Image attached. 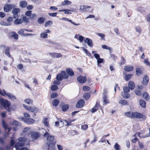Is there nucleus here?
<instances>
[{"instance_id": "864d4df0", "label": "nucleus", "mask_w": 150, "mask_h": 150, "mask_svg": "<svg viewBox=\"0 0 150 150\" xmlns=\"http://www.w3.org/2000/svg\"><path fill=\"white\" fill-rule=\"evenodd\" d=\"M135 29L137 32H138L139 34L141 33L142 30L140 27L138 26L136 27L135 28Z\"/></svg>"}, {"instance_id": "f03ea898", "label": "nucleus", "mask_w": 150, "mask_h": 150, "mask_svg": "<svg viewBox=\"0 0 150 150\" xmlns=\"http://www.w3.org/2000/svg\"><path fill=\"white\" fill-rule=\"evenodd\" d=\"M126 117L131 118H142L144 120H146L147 118L146 116L142 114L137 112H132L129 111L124 113Z\"/></svg>"}, {"instance_id": "9b49d317", "label": "nucleus", "mask_w": 150, "mask_h": 150, "mask_svg": "<svg viewBox=\"0 0 150 150\" xmlns=\"http://www.w3.org/2000/svg\"><path fill=\"white\" fill-rule=\"evenodd\" d=\"M143 68L142 67H137L136 68L135 74L136 76H139L143 74Z\"/></svg>"}, {"instance_id": "9d476101", "label": "nucleus", "mask_w": 150, "mask_h": 150, "mask_svg": "<svg viewBox=\"0 0 150 150\" xmlns=\"http://www.w3.org/2000/svg\"><path fill=\"white\" fill-rule=\"evenodd\" d=\"M101 107V106L100 104V103L98 101H97L93 107L91 109V112L92 113L95 112L97 110L99 107Z\"/></svg>"}, {"instance_id": "774afa93", "label": "nucleus", "mask_w": 150, "mask_h": 150, "mask_svg": "<svg viewBox=\"0 0 150 150\" xmlns=\"http://www.w3.org/2000/svg\"><path fill=\"white\" fill-rule=\"evenodd\" d=\"M104 59L103 58H99L97 59V63L98 65L99 64L102 63L103 62Z\"/></svg>"}, {"instance_id": "37998d69", "label": "nucleus", "mask_w": 150, "mask_h": 150, "mask_svg": "<svg viewBox=\"0 0 150 150\" xmlns=\"http://www.w3.org/2000/svg\"><path fill=\"white\" fill-rule=\"evenodd\" d=\"M103 103L104 105H106L107 104L109 103V102L108 100L107 96H104L103 98Z\"/></svg>"}, {"instance_id": "473e14b6", "label": "nucleus", "mask_w": 150, "mask_h": 150, "mask_svg": "<svg viewBox=\"0 0 150 150\" xmlns=\"http://www.w3.org/2000/svg\"><path fill=\"white\" fill-rule=\"evenodd\" d=\"M27 5V2L25 1H22L20 2V5L21 7L24 8Z\"/></svg>"}, {"instance_id": "f8f14e48", "label": "nucleus", "mask_w": 150, "mask_h": 150, "mask_svg": "<svg viewBox=\"0 0 150 150\" xmlns=\"http://www.w3.org/2000/svg\"><path fill=\"white\" fill-rule=\"evenodd\" d=\"M11 47L8 46L4 47V53L9 58H12V57L10 54Z\"/></svg>"}, {"instance_id": "c03bdc74", "label": "nucleus", "mask_w": 150, "mask_h": 150, "mask_svg": "<svg viewBox=\"0 0 150 150\" xmlns=\"http://www.w3.org/2000/svg\"><path fill=\"white\" fill-rule=\"evenodd\" d=\"M52 22L51 21H48L46 22L45 23V26L47 27L49 26H50L52 24Z\"/></svg>"}, {"instance_id": "1a4fd4ad", "label": "nucleus", "mask_w": 150, "mask_h": 150, "mask_svg": "<svg viewBox=\"0 0 150 150\" xmlns=\"http://www.w3.org/2000/svg\"><path fill=\"white\" fill-rule=\"evenodd\" d=\"M85 101L83 99L79 100L76 104V107L78 108H82L85 104Z\"/></svg>"}, {"instance_id": "e433bc0d", "label": "nucleus", "mask_w": 150, "mask_h": 150, "mask_svg": "<svg viewBox=\"0 0 150 150\" xmlns=\"http://www.w3.org/2000/svg\"><path fill=\"white\" fill-rule=\"evenodd\" d=\"M45 20V18L42 17H40L38 20V22L40 24H42L44 23Z\"/></svg>"}, {"instance_id": "7c9ffc66", "label": "nucleus", "mask_w": 150, "mask_h": 150, "mask_svg": "<svg viewBox=\"0 0 150 150\" xmlns=\"http://www.w3.org/2000/svg\"><path fill=\"white\" fill-rule=\"evenodd\" d=\"M96 34L98 36L100 37V39L101 40L104 41L105 40V34L99 33H96Z\"/></svg>"}, {"instance_id": "c85d7f7f", "label": "nucleus", "mask_w": 150, "mask_h": 150, "mask_svg": "<svg viewBox=\"0 0 150 150\" xmlns=\"http://www.w3.org/2000/svg\"><path fill=\"white\" fill-rule=\"evenodd\" d=\"M59 103V101L57 99L54 100L52 101V104L54 106H57Z\"/></svg>"}, {"instance_id": "4d7b16f0", "label": "nucleus", "mask_w": 150, "mask_h": 150, "mask_svg": "<svg viewBox=\"0 0 150 150\" xmlns=\"http://www.w3.org/2000/svg\"><path fill=\"white\" fill-rule=\"evenodd\" d=\"M88 128V126L87 125H84L81 126V128L83 130H86Z\"/></svg>"}, {"instance_id": "a19ab883", "label": "nucleus", "mask_w": 150, "mask_h": 150, "mask_svg": "<svg viewBox=\"0 0 150 150\" xmlns=\"http://www.w3.org/2000/svg\"><path fill=\"white\" fill-rule=\"evenodd\" d=\"M13 124H15V125H16V126L14 127L13 128V130L14 131H16L18 129L17 126L18 125V122L15 120L13 122Z\"/></svg>"}, {"instance_id": "69168bd1", "label": "nucleus", "mask_w": 150, "mask_h": 150, "mask_svg": "<svg viewBox=\"0 0 150 150\" xmlns=\"http://www.w3.org/2000/svg\"><path fill=\"white\" fill-rule=\"evenodd\" d=\"M102 47L103 49H105L110 50H111V48L110 47H108L105 45H102Z\"/></svg>"}, {"instance_id": "a18cd8bd", "label": "nucleus", "mask_w": 150, "mask_h": 150, "mask_svg": "<svg viewBox=\"0 0 150 150\" xmlns=\"http://www.w3.org/2000/svg\"><path fill=\"white\" fill-rule=\"evenodd\" d=\"M134 93L136 95L139 96L142 95V91L139 90H135L134 91Z\"/></svg>"}, {"instance_id": "de8ad7c7", "label": "nucleus", "mask_w": 150, "mask_h": 150, "mask_svg": "<svg viewBox=\"0 0 150 150\" xmlns=\"http://www.w3.org/2000/svg\"><path fill=\"white\" fill-rule=\"evenodd\" d=\"M25 31L24 29H20L18 32V33L20 35H21L24 36V31Z\"/></svg>"}, {"instance_id": "0e129e2a", "label": "nucleus", "mask_w": 150, "mask_h": 150, "mask_svg": "<svg viewBox=\"0 0 150 150\" xmlns=\"http://www.w3.org/2000/svg\"><path fill=\"white\" fill-rule=\"evenodd\" d=\"M138 145L140 149H142L144 148V146L143 143H141L139 141H138Z\"/></svg>"}, {"instance_id": "338daca9", "label": "nucleus", "mask_w": 150, "mask_h": 150, "mask_svg": "<svg viewBox=\"0 0 150 150\" xmlns=\"http://www.w3.org/2000/svg\"><path fill=\"white\" fill-rule=\"evenodd\" d=\"M36 16V15L35 14H31L29 18V19L32 20H34Z\"/></svg>"}, {"instance_id": "393cba45", "label": "nucleus", "mask_w": 150, "mask_h": 150, "mask_svg": "<svg viewBox=\"0 0 150 150\" xmlns=\"http://www.w3.org/2000/svg\"><path fill=\"white\" fill-rule=\"evenodd\" d=\"M133 76L132 74H126L125 76V79L126 81H128L132 78Z\"/></svg>"}, {"instance_id": "8fccbe9b", "label": "nucleus", "mask_w": 150, "mask_h": 150, "mask_svg": "<svg viewBox=\"0 0 150 150\" xmlns=\"http://www.w3.org/2000/svg\"><path fill=\"white\" fill-rule=\"evenodd\" d=\"M58 96L57 93H52L50 96L51 98H57Z\"/></svg>"}, {"instance_id": "603ef678", "label": "nucleus", "mask_w": 150, "mask_h": 150, "mask_svg": "<svg viewBox=\"0 0 150 150\" xmlns=\"http://www.w3.org/2000/svg\"><path fill=\"white\" fill-rule=\"evenodd\" d=\"M114 148L115 150H120V146L117 143H115L114 146Z\"/></svg>"}, {"instance_id": "e2e57ef3", "label": "nucleus", "mask_w": 150, "mask_h": 150, "mask_svg": "<svg viewBox=\"0 0 150 150\" xmlns=\"http://www.w3.org/2000/svg\"><path fill=\"white\" fill-rule=\"evenodd\" d=\"M8 96L9 98L13 99H16V97L11 93H8Z\"/></svg>"}, {"instance_id": "6ab92c4d", "label": "nucleus", "mask_w": 150, "mask_h": 150, "mask_svg": "<svg viewBox=\"0 0 150 150\" xmlns=\"http://www.w3.org/2000/svg\"><path fill=\"white\" fill-rule=\"evenodd\" d=\"M143 98L146 101H149L150 99V96L149 94L146 92H144L142 94Z\"/></svg>"}, {"instance_id": "2eb2a0df", "label": "nucleus", "mask_w": 150, "mask_h": 150, "mask_svg": "<svg viewBox=\"0 0 150 150\" xmlns=\"http://www.w3.org/2000/svg\"><path fill=\"white\" fill-rule=\"evenodd\" d=\"M133 69V67L131 65L125 66L124 67V71L128 72L132 71Z\"/></svg>"}, {"instance_id": "ddd939ff", "label": "nucleus", "mask_w": 150, "mask_h": 150, "mask_svg": "<svg viewBox=\"0 0 150 150\" xmlns=\"http://www.w3.org/2000/svg\"><path fill=\"white\" fill-rule=\"evenodd\" d=\"M49 54L51 57L53 58H59L61 57L62 56V54L60 53L50 52L49 53Z\"/></svg>"}, {"instance_id": "0eeeda50", "label": "nucleus", "mask_w": 150, "mask_h": 150, "mask_svg": "<svg viewBox=\"0 0 150 150\" xmlns=\"http://www.w3.org/2000/svg\"><path fill=\"white\" fill-rule=\"evenodd\" d=\"M77 81L81 84L85 83L87 81V77L86 76H79L77 78Z\"/></svg>"}, {"instance_id": "bf43d9fd", "label": "nucleus", "mask_w": 150, "mask_h": 150, "mask_svg": "<svg viewBox=\"0 0 150 150\" xmlns=\"http://www.w3.org/2000/svg\"><path fill=\"white\" fill-rule=\"evenodd\" d=\"M47 118H45L44 121V125L47 127H48L49 126V124L48 122L47 121Z\"/></svg>"}, {"instance_id": "412c9836", "label": "nucleus", "mask_w": 150, "mask_h": 150, "mask_svg": "<svg viewBox=\"0 0 150 150\" xmlns=\"http://www.w3.org/2000/svg\"><path fill=\"white\" fill-rule=\"evenodd\" d=\"M128 86L131 90L134 89L135 87V84L132 81H129L128 83Z\"/></svg>"}, {"instance_id": "79ce46f5", "label": "nucleus", "mask_w": 150, "mask_h": 150, "mask_svg": "<svg viewBox=\"0 0 150 150\" xmlns=\"http://www.w3.org/2000/svg\"><path fill=\"white\" fill-rule=\"evenodd\" d=\"M7 21L8 23L7 25H11V23L13 21V18L11 17H8L7 19Z\"/></svg>"}, {"instance_id": "49530a36", "label": "nucleus", "mask_w": 150, "mask_h": 150, "mask_svg": "<svg viewBox=\"0 0 150 150\" xmlns=\"http://www.w3.org/2000/svg\"><path fill=\"white\" fill-rule=\"evenodd\" d=\"M40 36L41 38H48L47 34L45 33L44 32L43 33H42L40 34Z\"/></svg>"}, {"instance_id": "5701e85b", "label": "nucleus", "mask_w": 150, "mask_h": 150, "mask_svg": "<svg viewBox=\"0 0 150 150\" xmlns=\"http://www.w3.org/2000/svg\"><path fill=\"white\" fill-rule=\"evenodd\" d=\"M90 97V93L89 92H86L84 93L83 96V98L86 100H88Z\"/></svg>"}, {"instance_id": "20e7f679", "label": "nucleus", "mask_w": 150, "mask_h": 150, "mask_svg": "<svg viewBox=\"0 0 150 150\" xmlns=\"http://www.w3.org/2000/svg\"><path fill=\"white\" fill-rule=\"evenodd\" d=\"M69 75L64 71H62L60 73L58 74L56 76V79L58 81H62L63 79H66L68 78Z\"/></svg>"}, {"instance_id": "c9c22d12", "label": "nucleus", "mask_w": 150, "mask_h": 150, "mask_svg": "<svg viewBox=\"0 0 150 150\" xmlns=\"http://www.w3.org/2000/svg\"><path fill=\"white\" fill-rule=\"evenodd\" d=\"M62 20H64L66 21H68L69 22L72 24H73L76 26L80 24L79 23H75L74 22H72L71 20L68 19V18H62Z\"/></svg>"}, {"instance_id": "052dcab7", "label": "nucleus", "mask_w": 150, "mask_h": 150, "mask_svg": "<svg viewBox=\"0 0 150 150\" xmlns=\"http://www.w3.org/2000/svg\"><path fill=\"white\" fill-rule=\"evenodd\" d=\"M144 62L146 65L150 66V63L148 61V59H144Z\"/></svg>"}, {"instance_id": "dca6fc26", "label": "nucleus", "mask_w": 150, "mask_h": 150, "mask_svg": "<svg viewBox=\"0 0 150 150\" xmlns=\"http://www.w3.org/2000/svg\"><path fill=\"white\" fill-rule=\"evenodd\" d=\"M149 81V78L148 76L145 75L143 77L142 83L143 85L146 86L148 83Z\"/></svg>"}, {"instance_id": "13d9d810", "label": "nucleus", "mask_w": 150, "mask_h": 150, "mask_svg": "<svg viewBox=\"0 0 150 150\" xmlns=\"http://www.w3.org/2000/svg\"><path fill=\"white\" fill-rule=\"evenodd\" d=\"M117 89V90H119L120 88V87L118 86V84L117 83H115L114 86V91L115 93L116 92Z\"/></svg>"}, {"instance_id": "6e6d98bb", "label": "nucleus", "mask_w": 150, "mask_h": 150, "mask_svg": "<svg viewBox=\"0 0 150 150\" xmlns=\"http://www.w3.org/2000/svg\"><path fill=\"white\" fill-rule=\"evenodd\" d=\"M130 88L127 86H124L123 87V92H129L130 91Z\"/></svg>"}, {"instance_id": "a211bd4d", "label": "nucleus", "mask_w": 150, "mask_h": 150, "mask_svg": "<svg viewBox=\"0 0 150 150\" xmlns=\"http://www.w3.org/2000/svg\"><path fill=\"white\" fill-rule=\"evenodd\" d=\"M10 35L11 38H13L16 40H17L18 38V35L15 32H12L10 33Z\"/></svg>"}, {"instance_id": "09e8293b", "label": "nucleus", "mask_w": 150, "mask_h": 150, "mask_svg": "<svg viewBox=\"0 0 150 150\" xmlns=\"http://www.w3.org/2000/svg\"><path fill=\"white\" fill-rule=\"evenodd\" d=\"M83 90L85 91H88L90 90V87L88 86H84L82 88Z\"/></svg>"}, {"instance_id": "6e6552de", "label": "nucleus", "mask_w": 150, "mask_h": 150, "mask_svg": "<svg viewBox=\"0 0 150 150\" xmlns=\"http://www.w3.org/2000/svg\"><path fill=\"white\" fill-rule=\"evenodd\" d=\"M22 119L24 122L28 125L33 124L35 122L34 120L32 118L23 117Z\"/></svg>"}, {"instance_id": "58836bf2", "label": "nucleus", "mask_w": 150, "mask_h": 150, "mask_svg": "<svg viewBox=\"0 0 150 150\" xmlns=\"http://www.w3.org/2000/svg\"><path fill=\"white\" fill-rule=\"evenodd\" d=\"M121 62L119 63V64L120 66H121L125 64L126 62L125 59H124L122 56L121 57Z\"/></svg>"}, {"instance_id": "4c0bfd02", "label": "nucleus", "mask_w": 150, "mask_h": 150, "mask_svg": "<svg viewBox=\"0 0 150 150\" xmlns=\"http://www.w3.org/2000/svg\"><path fill=\"white\" fill-rule=\"evenodd\" d=\"M23 22V20L21 19H16L14 21L15 23L16 24H21Z\"/></svg>"}, {"instance_id": "4468645a", "label": "nucleus", "mask_w": 150, "mask_h": 150, "mask_svg": "<svg viewBox=\"0 0 150 150\" xmlns=\"http://www.w3.org/2000/svg\"><path fill=\"white\" fill-rule=\"evenodd\" d=\"M12 7L11 4H7L4 5V10L5 12H8L10 11L12 9Z\"/></svg>"}, {"instance_id": "bb28decb", "label": "nucleus", "mask_w": 150, "mask_h": 150, "mask_svg": "<svg viewBox=\"0 0 150 150\" xmlns=\"http://www.w3.org/2000/svg\"><path fill=\"white\" fill-rule=\"evenodd\" d=\"M69 107V105L68 104H66L62 105L61 107V109L63 111L65 112L68 110Z\"/></svg>"}, {"instance_id": "7ed1b4c3", "label": "nucleus", "mask_w": 150, "mask_h": 150, "mask_svg": "<svg viewBox=\"0 0 150 150\" xmlns=\"http://www.w3.org/2000/svg\"><path fill=\"white\" fill-rule=\"evenodd\" d=\"M18 142L16 143L15 147L16 150H19L20 147L23 146L25 144V142L26 141V139L23 137H21L18 139Z\"/></svg>"}, {"instance_id": "72a5a7b5", "label": "nucleus", "mask_w": 150, "mask_h": 150, "mask_svg": "<svg viewBox=\"0 0 150 150\" xmlns=\"http://www.w3.org/2000/svg\"><path fill=\"white\" fill-rule=\"evenodd\" d=\"M20 10L19 8H15L13 9L12 12L13 15H15L17 14L20 12Z\"/></svg>"}, {"instance_id": "b1692460", "label": "nucleus", "mask_w": 150, "mask_h": 150, "mask_svg": "<svg viewBox=\"0 0 150 150\" xmlns=\"http://www.w3.org/2000/svg\"><path fill=\"white\" fill-rule=\"evenodd\" d=\"M40 136V134L36 132H33L31 134V137L33 139H37Z\"/></svg>"}, {"instance_id": "f3484780", "label": "nucleus", "mask_w": 150, "mask_h": 150, "mask_svg": "<svg viewBox=\"0 0 150 150\" xmlns=\"http://www.w3.org/2000/svg\"><path fill=\"white\" fill-rule=\"evenodd\" d=\"M84 42L87 43L88 45L90 47H93V44L92 40L90 38H85Z\"/></svg>"}, {"instance_id": "f257e3e1", "label": "nucleus", "mask_w": 150, "mask_h": 150, "mask_svg": "<svg viewBox=\"0 0 150 150\" xmlns=\"http://www.w3.org/2000/svg\"><path fill=\"white\" fill-rule=\"evenodd\" d=\"M44 137H47L46 140L47 142L46 143V145L48 147L49 149H52L54 146L55 143L54 141V137L51 135L47 132H46L43 135Z\"/></svg>"}, {"instance_id": "39448f33", "label": "nucleus", "mask_w": 150, "mask_h": 150, "mask_svg": "<svg viewBox=\"0 0 150 150\" xmlns=\"http://www.w3.org/2000/svg\"><path fill=\"white\" fill-rule=\"evenodd\" d=\"M1 105L4 107L5 109L8 112H10L11 103L7 100H4L1 99Z\"/></svg>"}, {"instance_id": "ea45409f", "label": "nucleus", "mask_w": 150, "mask_h": 150, "mask_svg": "<svg viewBox=\"0 0 150 150\" xmlns=\"http://www.w3.org/2000/svg\"><path fill=\"white\" fill-rule=\"evenodd\" d=\"M71 3V2L68 0H64L62 3V5H66L70 4Z\"/></svg>"}, {"instance_id": "423d86ee", "label": "nucleus", "mask_w": 150, "mask_h": 150, "mask_svg": "<svg viewBox=\"0 0 150 150\" xmlns=\"http://www.w3.org/2000/svg\"><path fill=\"white\" fill-rule=\"evenodd\" d=\"M23 106L26 110L31 112H37L38 109L35 106H28L25 105H23Z\"/></svg>"}, {"instance_id": "c756f323", "label": "nucleus", "mask_w": 150, "mask_h": 150, "mask_svg": "<svg viewBox=\"0 0 150 150\" xmlns=\"http://www.w3.org/2000/svg\"><path fill=\"white\" fill-rule=\"evenodd\" d=\"M2 122L3 127L4 128L5 130H7L8 129V125L5 122L4 120L2 119Z\"/></svg>"}, {"instance_id": "4be33fe9", "label": "nucleus", "mask_w": 150, "mask_h": 150, "mask_svg": "<svg viewBox=\"0 0 150 150\" xmlns=\"http://www.w3.org/2000/svg\"><path fill=\"white\" fill-rule=\"evenodd\" d=\"M121 96L125 98H128L130 97V94L128 93V92H122L121 93Z\"/></svg>"}, {"instance_id": "aec40b11", "label": "nucleus", "mask_w": 150, "mask_h": 150, "mask_svg": "<svg viewBox=\"0 0 150 150\" xmlns=\"http://www.w3.org/2000/svg\"><path fill=\"white\" fill-rule=\"evenodd\" d=\"M66 71L68 75L72 76L74 75V73L72 69L70 68H67L66 69Z\"/></svg>"}, {"instance_id": "680f3d73", "label": "nucleus", "mask_w": 150, "mask_h": 150, "mask_svg": "<svg viewBox=\"0 0 150 150\" xmlns=\"http://www.w3.org/2000/svg\"><path fill=\"white\" fill-rule=\"evenodd\" d=\"M32 13V11H26L25 13V15L28 17H29L30 16Z\"/></svg>"}, {"instance_id": "3c124183", "label": "nucleus", "mask_w": 150, "mask_h": 150, "mask_svg": "<svg viewBox=\"0 0 150 150\" xmlns=\"http://www.w3.org/2000/svg\"><path fill=\"white\" fill-rule=\"evenodd\" d=\"M58 88V86L57 85H52L51 87V90L52 91H55L57 90Z\"/></svg>"}, {"instance_id": "5fc2aeb1", "label": "nucleus", "mask_w": 150, "mask_h": 150, "mask_svg": "<svg viewBox=\"0 0 150 150\" xmlns=\"http://www.w3.org/2000/svg\"><path fill=\"white\" fill-rule=\"evenodd\" d=\"M11 139L10 140V146H13L14 144L16 143L15 142V140L13 139V137H11Z\"/></svg>"}, {"instance_id": "2f4dec72", "label": "nucleus", "mask_w": 150, "mask_h": 150, "mask_svg": "<svg viewBox=\"0 0 150 150\" xmlns=\"http://www.w3.org/2000/svg\"><path fill=\"white\" fill-rule=\"evenodd\" d=\"M91 6L82 5L80 6V9L81 10H83V11H87V9L88 8H91Z\"/></svg>"}, {"instance_id": "a878e982", "label": "nucleus", "mask_w": 150, "mask_h": 150, "mask_svg": "<svg viewBox=\"0 0 150 150\" xmlns=\"http://www.w3.org/2000/svg\"><path fill=\"white\" fill-rule=\"evenodd\" d=\"M119 103L122 105H128V102L125 100H120L119 101Z\"/></svg>"}, {"instance_id": "cd10ccee", "label": "nucleus", "mask_w": 150, "mask_h": 150, "mask_svg": "<svg viewBox=\"0 0 150 150\" xmlns=\"http://www.w3.org/2000/svg\"><path fill=\"white\" fill-rule=\"evenodd\" d=\"M139 103L140 106L142 108H145L146 107V103L143 100L140 99L139 100Z\"/></svg>"}, {"instance_id": "f704fd0d", "label": "nucleus", "mask_w": 150, "mask_h": 150, "mask_svg": "<svg viewBox=\"0 0 150 150\" xmlns=\"http://www.w3.org/2000/svg\"><path fill=\"white\" fill-rule=\"evenodd\" d=\"M24 101L28 105H32L33 102V100L29 98L25 99Z\"/></svg>"}]
</instances>
